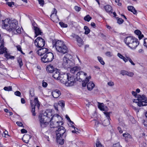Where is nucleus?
I'll list each match as a JSON object with an SVG mask.
<instances>
[{
	"label": "nucleus",
	"mask_w": 147,
	"mask_h": 147,
	"mask_svg": "<svg viewBox=\"0 0 147 147\" xmlns=\"http://www.w3.org/2000/svg\"><path fill=\"white\" fill-rule=\"evenodd\" d=\"M52 113L51 109H48L43 113L39 115V119L41 127H45L49 122H51L50 125L51 128L56 127L62 125V119L58 114L54 115L51 118L53 115Z\"/></svg>",
	"instance_id": "f257e3e1"
},
{
	"label": "nucleus",
	"mask_w": 147,
	"mask_h": 147,
	"mask_svg": "<svg viewBox=\"0 0 147 147\" xmlns=\"http://www.w3.org/2000/svg\"><path fill=\"white\" fill-rule=\"evenodd\" d=\"M2 21V27L3 28L12 32L13 34L21 33V28L18 26V22L16 20L12 18H7Z\"/></svg>",
	"instance_id": "f03ea898"
},
{
	"label": "nucleus",
	"mask_w": 147,
	"mask_h": 147,
	"mask_svg": "<svg viewBox=\"0 0 147 147\" xmlns=\"http://www.w3.org/2000/svg\"><path fill=\"white\" fill-rule=\"evenodd\" d=\"M53 44V46L55 47L57 51L62 54H64L68 51L67 48L62 40H54Z\"/></svg>",
	"instance_id": "7ed1b4c3"
},
{
	"label": "nucleus",
	"mask_w": 147,
	"mask_h": 147,
	"mask_svg": "<svg viewBox=\"0 0 147 147\" xmlns=\"http://www.w3.org/2000/svg\"><path fill=\"white\" fill-rule=\"evenodd\" d=\"M65 132L66 130L63 126L60 127L56 131L57 141L60 145L64 144V139L66 136Z\"/></svg>",
	"instance_id": "20e7f679"
},
{
	"label": "nucleus",
	"mask_w": 147,
	"mask_h": 147,
	"mask_svg": "<svg viewBox=\"0 0 147 147\" xmlns=\"http://www.w3.org/2000/svg\"><path fill=\"white\" fill-rule=\"evenodd\" d=\"M124 42L131 49H135L138 45L139 42L137 39L131 36H128L125 38Z\"/></svg>",
	"instance_id": "39448f33"
},
{
	"label": "nucleus",
	"mask_w": 147,
	"mask_h": 147,
	"mask_svg": "<svg viewBox=\"0 0 147 147\" xmlns=\"http://www.w3.org/2000/svg\"><path fill=\"white\" fill-rule=\"evenodd\" d=\"M62 66L65 68H71L75 65L72 60V56L69 54H66L63 58Z\"/></svg>",
	"instance_id": "423d86ee"
},
{
	"label": "nucleus",
	"mask_w": 147,
	"mask_h": 147,
	"mask_svg": "<svg viewBox=\"0 0 147 147\" xmlns=\"http://www.w3.org/2000/svg\"><path fill=\"white\" fill-rule=\"evenodd\" d=\"M137 99H133L134 102L137 103L138 106L141 107L147 105V97L145 95H138L137 97Z\"/></svg>",
	"instance_id": "0eeeda50"
},
{
	"label": "nucleus",
	"mask_w": 147,
	"mask_h": 147,
	"mask_svg": "<svg viewBox=\"0 0 147 147\" xmlns=\"http://www.w3.org/2000/svg\"><path fill=\"white\" fill-rule=\"evenodd\" d=\"M1 54H4V55L7 59H13L15 58L14 57L11 56L8 53L7 49L4 46V41L3 40L1 39Z\"/></svg>",
	"instance_id": "6e6552de"
},
{
	"label": "nucleus",
	"mask_w": 147,
	"mask_h": 147,
	"mask_svg": "<svg viewBox=\"0 0 147 147\" xmlns=\"http://www.w3.org/2000/svg\"><path fill=\"white\" fill-rule=\"evenodd\" d=\"M54 59V55L52 53L49 52L46 53L41 58V60L44 63H48Z\"/></svg>",
	"instance_id": "1a4fd4ad"
},
{
	"label": "nucleus",
	"mask_w": 147,
	"mask_h": 147,
	"mask_svg": "<svg viewBox=\"0 0 147 147\" xmlns=\"http://www.w3.org/2000/svg\"><path fill=\"white\" fill-rule=\"evenodd\" d=\"M30 103L32 108L31 112L32 113V115L35 116L36 115L35 113V107H36V108L38 109L40 106V102L38 100V98H34L33 102H32V101H30Z\"/></svg>",
	"instance_id": "9d476101"
},
{
	"label": "nucleus",
	"mask_w": 147,
	"mask_h": 147,
	"mask_svg": "<svg viewBox=\"0 0 147 147\" xmlns=\"http://www.w3.org/2000/svg\"><path fill=\"white\" fill-rule=\"evenodd\" d=\"M34 43L37 48H42L44 46L45 44V42L44 40L42 38L38 37L35 40Z\"/></svg>",
	"instance_id": "9b49d317"
},
{
	"label": "nucleus",
	"mask_w": 147,
	"mask_h": 147,
	"mask_svg": "<svg viewBox=\"0 0 147 147\" xmlns=\"http://www.w3.org/2000/svg\"><path fill=\"white\" fill-rule=\"evenodd\" d=\"M76 82V80L74 77L69 74L65 85L67 86H71L74 85Z\"/></svg>",
	"instance_id": "f8f14e48"
},
{
	"label": "nucleus",
	"mask_w": 147,
	"mask_h": 147,
	"mask_svg": "<svg viewBox=\"0 0 147 147\" xmlns=\"http://www.w3.org/2000/svg\"><path fill=\"white\" fill-rule=\"evenodd\" d=\"M48 51V49L45 48H37L35 49L36 53L39 56H42L44 55L47 53Z\"/></svg>",
	"instance_id": "ddd939ff"
},
{
	"label": "nucleus",
	"mask_w": 147,
	"mask_h": 147,
	"mask_svg": "<svg viewBox=\"0 0 147 147\" xmlns=\"http://www.w3.org/2000/svg\"><path fill=\"white\" fill-rule=\"evenodd\" d=\"M71 36L73 38H75L76 40L77 45L79 47H81L83 45L84 42L82 39L78 35L74 33H72Z\"/></svg>",
	"instance_id": "4468645a"
},
{
	"label": "nucleus",
	"mask_w": 147,
	"mask_h": 147,
	"mask_svg": "<svg viewBox=\"0 0 147 147\" xmlns=\"http://www.w3.org/2000/svg\"><path fill=\"white\" fill-rule=\"evenodd\" d=\"M111 112H104L105 116L107 118V119H105L103 122V124L104 126H107L110 124L109 119H110V115Z\"/></svg>",
	"instance_id": "2eb2a0df"
},
{
	"label": "nucleus",
	"mask_w": 147,
	"mask_h": 147,
	"mask_svg": "<svg viewBox=\"0 0 147 147\" xmlns=\"http://www.w3.org/2000/svg\"><path fill=\"white\" fill-rule=\"evenodd\" d=\"M69 74L66 73L60 74L58 80H60V82L63 84H65L66 82L67 77H68Z\"/></svg>",
	"instance_id": "dca6fc26"
},
{
	"label": "nucleus",
	"mask_w": 147,
	"mask_h": 147,
	"mask_svg": "<svg viewBox=\"0 0 147 147\" xmlns=\"http://www.w3.org/2000/svg\"><path fill=\"white\" fill-rule=\"evenodd\" d=\"M76 75L77 76L76 78L78 80L82 79L83 78H84L87 75V74L81 71L78 72Z\"/></svg>",
	"instance_id": "f3484780"
},
{
	"label": "nucleus",
	"mask_w": 147,
	"mask_h": 147,
	"mask_svg": "<svg viewBox=\"0 0 147 147\" xmlns=\"http://www.w3.org/2000/svg\"><path fill=\"white\" fill-rule=\"evenodd\" d=\"M52 95L54 98H58L61 95V93L60 90L56 89L52 91L51 93Z\"/></svg>",
	"instance_id": "a211bd4d"
},
{
	"label": "nucleus",
	"mask_w": 147,
	"mask_h": 147,
	"mask_svg": "<svg viewBox=\"0 0 147 147\" xmlns=\"http://www.w3.org/2000/svg\"><path fill=\"white\" fill-rule=\"evenodd\" d=\"M33 28L34 31L35 33V37H36L37 36L39 35H41L42 32L40 29L37 27L35 26V24H33Z\"/></svg>",
	"instance_id": "6ab92c4d"
},
{
	"label": "nucleus",
	"mask_w": 147,
	"mask_h": 147,
	"mask_svg": "<svg viewBox=\"0 0 147 147\" xmlns=\"http://www.w3.org/2000/svg\"><path fill=\"white\" fill-rule=\"evenodd\" d=\"M106 11L110 14L113 13V9L112 7L110 5H107L105 6L104 7Z\"/></svg>",
	"instance_id": "aec40b11"
},
{
	"label": "nucleus",
	"mask_w": 147,
	"mask_h": 147,
	"mask_svg": "<svg viewBox=\"0 0 147 147\" xmlns=\"http://www.w3.org/2000/svg\"><path fill=\"white\" fill-rule=\"evenodd\" d=\"M59 73L58 69H55L53 72L52 76L55 79L58 80L60 76Z\"/></svg>",
	"instance_id": "412c9836"
},
{
	"label": "nucleus",
	"mask_w": 147,
	"mask_h": 147,
	"mask_svg": "<svg viewBox=\"0 0 147 147\" xmlns=\"http://www.w3.org/2000/svg\"><path fill=\"white\" fill-rule=\"evenodd\" d=\"M31 138V136L30 135L28 134H25L24 135L22 138V140L25 142L28 143Z\"/></svg>",
	"instance_id": "4be33fe9"
},
{
	"label": "nucleus",
	"mask_w": 147,
	"mask_h": 147,
	"mask_svg": "<svg viewBox=\"0 0 147 147\" xmlns=\"http://www.w3.org/2000/svg\"><path fill=\"white\" fill-rule=\"evenodd\" d=\"M55 69H57L54 68L53 66L51 65L47 67L46 69L47 71L50 73H53L54 71L55 70Z\"/></svg>",
	"instance_id": "5701e85b"
},
{
	"label": "nucleus",
	"mask_w": 147,
	"mask_h": 147,
	"mask_svg": "<svg viewBox=\"0 0 147 147\" xmlns=\"http://www.w3.org/2000/svg\"><path fill=\"white\" fill-rule=\"evenodd\" d=\"M94 86V84L91 82H89L87 85V89L90 91L92 90Z\"/></svg>",
	"instance_id": "b1692460"
},
{
	"label": "nucleus",
	"mask_w": 147,
	"mask_h": 147,
	"mask_svg": "<svg viewBox=\"0 0 147 147\" xmlns=\"http://www.w3.org/2000/svg\"><path fill=\"white\" fill-rule=\"evenodd\" d=\"M123 136L125 138V140L126 142H128L127 138L132 139V136L130 134L127 132L124 134H123Z\"/></svg>",
	"instance_id": "393cba45"
},
{
	"label": "nucleus",
	"mask_w": 147,
	"mask_h": 147,
	"mask_svg": "<svg viewBox=\"0 0 147 147\" xmlns=\"http://www.w3.org/2000/svg\"><path fill=\"white\" fill-rule=\"evenodd\" d=\"M70 68L71 69L70 71L73 74H74L76 72L78 71L80 69V67L78 66L73 67L72 68L71 67Z\"/></svg>",
	"instance_id": "a878e982"
},
{
	"label": "nucleus",
	"mask_w": 147,
	"mask_h": 147,
	"mask_svg": "<svg viewBox=\"0 0 147 147\" xmlns=\"http://www.w3.org/2000/svg\"><path fill=\"white\" fill-rule=\"evenodd\" d=\"M98 107L100 110L103 111L107 110V107L103 105V104L102 103H99Z\"/></svg>",
	"instance_id": "bb28decb"
},
{
	"label": "nucleus",
	"mask_w": 147,
	"mask_h": 147,
	"mask_svg": "<svg viewBox=\"0 0 147 147\" xmlns=\"http://www.w3.org/2000/svg\"><path fill=\"white\" fill-rule=\"evenodd\" d=\"M138 36L140 39H141L144 37V35L141 34V31L138 30H136L134 32Z\"/></svg>",
	"instance_id": "cd10ccee"
},
{
	"label": "nucleus",
	"mask_w": 147,
	"mask_h": 147,
	"mask_svg": "<svg viewBox=\"0 0 147 147\" xmlns=\"http://www.w3.org/2000/svg\"><path fill=\"white\" fill-rule=\"evenodd\" d=\"M117 56L120 59H122L125 63H126V62H127V58H126V56H125V57L123 56V55H122L120 53H118Z\"/></svg>",
	"instance_id": "c85d7f7f"
},
{
	"label": "nucleus",
	"mask_w": 147,
	"mask_h": 147,
	"mask_svg": "<svg viewBox=\"0 0 147 147\" xmlns=\"http://www.w3.org/2000/svg\"><path fill=\"white\" fill-rule=\"evenodd\" d=\"M128 9L129 11L132 12L134 14H136L137 13V11L132 6H130L128 7Z\"/></svg>",
	"instance_id": "c756f323"
},
{
	"label": "nucleus",
	"mask_w": 147,
	"mask_h": 147,
	"mask_svg": "<svg viewBox=\"0 0 147 147\" xmlns=\"http://www.w3.org/2000/svg\"><path fill=\"white\" fill-rule=\"evenodd\" d=\"M53 22L58 21L59 20L58 18L57 15V14L54 15L53 14H51L50 16Z\"/></svg>",
	"instance_id": "7c9ffc66"
},
{
	"label": "nucleus",
	"mask_w": 147,
	"mask_h": 147,
	"mask_svg": "<svg viewBox=\"0 0 147 147\" xmlns=\"http://www.w3.org/2000/svg\"><path fill=\"white\" fill-rule=\"evenodd\" d=\"M91 77L89 76L86 78L85 82L82 83V86L83 87H85L86 85V83L89 81V80L90 78Z\"/></svg>",
	"instance_id": "2f4dec72"
},
{
	"label": "nucleus",
	"mask_w": 147,
	"mask_h": 147,
	"mask_svg": "<svg viewBox=\"0 0 147 147\" xmlns=\"http://www.w3.org/2000/svg\"><path fill=\"white\" fill-rule=\"evenodd\" d=\"M96 145V147H104V146H103L101 143L100 142L98 139L97 140Z\"/></svg>",
	"instance_id": "473e14b6"
},
{
	"label": "nucleus",
	"mask_w": 147,
	"mask_h": 147,
	"mask_svg": "<svg viewBox=\"0 0 147 147\" xmlns=\"http://www.w3.org/2000/svg\"><path fill=\"white\" fill-rule=\"evenodd\" d=\"M84 29L85 30L84 34H88L90 32V30L88 27L86 26H85L84 27Z\"/></svg>",
	"instance_id": "72a5a7b5"
},
{
	"label": "nucleus",
	"mask_w": 147,
	"mask_h": 147,
	"mask_svg": "<svg viewBox=\"0 0 147 147\" xmlns=\"http://www.w3.org/2000/svg\"><path fill=\"white\" fill-rule=\"evenodd\" d=\"M57 104L62 108H63L65 106V102L63 100L59 101L58 102Z\"/></svg>",
	"instance_id": "f704fd0d"
},
{
	"label": "nucleus",
	"mask_w": 147,
	"mask_h": 147,
	"mask_svg": "<svg viewBox=\"0 0 147 147\" xmlns=\"http://www.w3.org/2000/svg\"><path fill=\"white\" fill-rule=\"evenodd\" d=\"M97 58L98 61L101 64L103 65L105 64V63L104 61L103 60V59L102 57L99 56H98L97 57Z\"/></svg>",
	"instance_id": "c9c22d12"
},
{
	"label": "nucleus",
	"mask_w": 147,
	"mask_h": 147,
	"mask_svg": "<svg viewBox=\"0 0 147 147\" xmlns=\"http://www.w3.org/2000/svg\"><path fill=\"white\" fill-rule=\"evenodd\" d=\"M3 89L6 91H11L12 90V88L11 86H9L8 87H5Z\"/></svg>",
	"instance_id": "e433bc0d"
},
{
	"label": "nucleus",
	"mask_w": 147,
	"mask_h": 147,
	"mask_svg": "<svg viewBox=\"0 0 147 147\" xmlns=\"http://www.w3.org/2000/svg\"><path fill=\"white\" fill-rule=\"evenodd\" d=\"M126 58H127V61H129L130 62V63L131 64V65H135V64L132 61L129 57L127 55H126Z\"/></svg>",
	"instance_id": "4c0bfd02"
},
{
	"label": "nucleus",
	"mask_w": 147,
	"mask_h": 147,
	"mask_svg": "<svg viewBox=\"0 0 147 147\" xmlns=\"http://www.w3.org/2000/svg\"><path fill=\"white\" fill-rule=\"evenodd\" d=\"M91 18V17L89 15H87L84 17V19L85 21L89 22Z\"/></svg>",
	"instance_id": "58836bf2"
},
{
	"label": "nucleus",
	"mask_w": 147,
	"mask_h": 147,
	"mask_svg": "<svg viewBox=\"0 0 147 147\" xmlns=\"http://www.w3.org/2000/svg\"><path fill=\"white\" fill-rule=\"evenodd\" d=\"M6 4L7 5L10 7H13L14 5V3L13 2H7Z\"/></svg>",
	"instance_id": "ea45409f"
},
{
	"label": "nucleus",
	"mask_w": 147,
	"mask_h": 147,
	"mask_svg": "<svg viewBox=\"0 0 147 147\" xmlns=\"http://www.w3.org/2000/svg\"><path fill=\"white\" fill-rule=\"evenodd\" d=\"M127 71L124 70H122L120 71V74L122 76L127 75Z\"/></svg>",
	"instance_id": "a19ab883"
},
{
	"label": "nucleus",
	"mask_w": 147,
	"mask_h": 147,
	"mask_svg": "<svg viewBox=\"0 0 147 147\" xmlns=\"http://www.w3.org/2000/svg\"><path fill=\"white\" fill-rule=\"evenodd\" d=\"M60 26L62 27L66 28L67 27V25L65 24L62 22H60L59 23Z\"/></svg>",
	"instance_id": "79ce46f5"
},
{
	"label": "nucleus",
	"mask_w": 147,
	"mask_h": 147,
	"mask_svg": "<svg viewBox=\"0 0 147 147\" xmlns=\"http://www.w3.org/2000/svg\"><path fill=\"white\" fill-rule=\"evenodd\" d=\"M16 47L17 48V50L19 51H20L21 53L23 54V52L22 50V49L21 48V47L20 45H18L17 46H16Z\"/></svg>",
	"instance_id": "37998d69"
},
{
	"label": "nucleus",
	"mask_w": 147,
	"mask_h": 147,
	"mask_svg": "<svg viewBox=\"0 0 147 147\" xmlns=\"http://www.w3.org/2000/svg\"><path fill=\"white\" fill-rule=\"evenodd\" d=\"M18 61L19 63L20 67L21 68L22 66L23 65V63L22 62V60L21 59H20L18 60Z\"/></svg>",
	"instance_id": "c03bdc74"
},
{
	"label": "nucleus",
	"mask_w": 147,
	"mask_h": 147,
	"mask_svg": "<svg viewBox=\"0 0 147 147\" xmlns=\"http://www.w3.org/2000/svg\"><path fill=\"white\" fill-rule=\"evenodd\" d=\"M39 4L41 6H43L44 3V0H38Z\"/></svg>",
	"instance_id": "a18cd8bd"
},
{
	"label": "nucleus",
	"mask_w": 147,
	"mask_h": 147,
	"mask_svg": "<svg viewBox=\"0 0 147 147\" xmlns=\"http://www.w3.org/2000/svg\"><path fill=\"white\" fill-rule=\"evenodd\" d=\"M142 123L146 127H147V119H143L142 120Z\"/></svg>",
	"instance_id": "49530a36"
},
{
	"label": "nucleus",
	"mask_w": 147,
	"mask_h": 147,
	"mask_svg": "<svg viewBox=\"0 0 147 147\" xmlns=\"http://www.w3.org/2000/svg\"><path fill=\"white\" fill-rule=\"evenodd\" d=\"M14 94L18 96H20L21 95V92L19 91H17L14 92Z\"/></svg>",
	"instance_id": "de8ad7c7"
},
{
	"label": "nucleus",
	"mask_w": 147,
	"mask_h": 147,
	"mask_svg": "<svg viewBox=\"0 0 147 147\" xmlns=\"http://www.w3.org/2000/svg\"><path fill=\"white\" fill-rule=\"evenodd\" d=\"M123 22V20L121 18H119L117 20V22L119 24H122Z\"/></svg>",
	"instance_id": "09e8293b"
},
{
	"label": "nucleus",
	"mask_w": 147,
	"mask_h": 147,
	"mask_svg": "<svg viewBox=\"0 0 147 147\" xmlns=\"http://www.w3.org/2000/svg\"><path fill=\"white\" fill-rule=\"evenodd\" d=\"M16 124L20 127H24L23 125L21 122L20 121H17L16 122Z\"/></svg>",
	"instance_id": "8fccbe9b"
},
{
	"label": "nucleus",
	"mask_w": 147,
	"mask_h": 147,
	"mask_svg": "<svg viewBox=\"0 0 147 147\" xmlns=\"http://www.w3.org/2000/svg\"><path fill=\"white\" fill-rule=\"evenodd\" d=\"M134 75V74L133 72H129L127 71V76H128L130 77H132Z\"/></svg>",
	"instance_id": "3c124183"
},
{
	"label": "nucleus",
	"mask_w": 147,
	"mask_h": 147,
	"mask_svg": "<svg viewBox=\"0 0 147 147\" xmlns=\"http://www.w3.org/2000/svg\"><path fill=\"white\" fill-rule=\"evenodd\" d=\"M112 147H122L120 145L119 143H118L113 145Z\"/></svg>",
	"instance_id": "603ef678"
},
{
	"label": "nucleus",
	"mask_w": 147,
	"mask_h": 147,
	"mask_svg": "<svg viewBox=\"0 0 147 147\" xmlns=\"http://www.w3.org/2000/svg\"><path fill=\"white\" fill-rule=\"evenodd\" d=\"M75 10L77 11H80L81 8L78 6H75L74 7Z\"/></svg>",
	"instance_id": "864d4df0"
},
{
	"label": "nucleus",
	"mask_w": 147,
	"mask_h": 147,
	"mask_svg": "<svg viewBox=\"0 0 147 147\" xmlns=\"http://www.w3.org/2000/svg\"><path fill=\"white\" fill-rule=\"evenodd\" d=\"M47 82H45L44 81L42 82V86L43 87L46 88L47 87Z\"/></svg>",
	"instance_id": "5fc2aeb1"
},
{
	"label": "nucleus",
	"mask_w": 147,
	"mask_h": 147,
	"mask_svg": "<svg viewBox=\"0 0 147 147\" xmlns=\"http://www.w3.org/2000/svg\"><path fill=\"white\" fill-rule=\"evenodd\" d=\"M55 109L57 111L58 110V105L57 103H55L54 105Z\"/></svg>",
	"instance_id": "6e6d98bb"
},
{
	"label": "nucleus",
	"mask_w": 147,
	"mask_h": 147,
	"mask_svg": "<svg viewBox=\"0 0 147 147\" xmlns=\"http://www.w3.org/2000/svg\"><path fill=\"white\" fill-rule=\"evenodd\" d=\"M144 46L147 48V38L145 39L144 41Z\"/></svg>",
	"instance_id": "4d7b16f0"
},
{
	"label": "nucleus",
	"mask_w": 147,
	"mask_h": 147,
	"mask_svg": "<svg viewBox=\"0 0 147 147\" xmlns=\"http://www.w3.org/2000/svg\"><path fill=\"white\" fill-rule=\"evenodd\" d=\"M107 56L109 57H111L112 56L111 53L110 52H107L106 53Z\"/></svg>",
	"instance_id": "13d9d810"
},
{
	"label": "nucleus",
	"mask_w": 147,
	"mask_h": 147,
	"mask_svg": "<svg viewBox=\"0 0 147 147\" xmlns=\"http://www.w3.org/2000/svg\"><path fill=\"white\" fill-rule=\"evenodd\" d=\"M65 117L71 123H74L73 121H71L69 117L67 115H66L65 116Z\"/></svg>",
	"instance_id": "bf43d9fd"
},
{
	"label": "nucleus",
	"mask_w": 147,
	"mask_h": 147,
	"mask_svg": "<svg viewBox=\"0 0 147 147\" xmlns=\"http://www.w3.org/2000/svg\"><path fill=\"white\" fill-rule=\"evenodd\" d=\"M21 132L22 133L24 134L25 133H26L27 132V131L25 129H22L21 130Z\"/></svg>",
	"instance_id": "052dcab7"
},
{
	"label": "nucleus",
	"mask_w": 147,
	"mask_h": 147,
	"mask_svg": "<svg viewBox=\"0 0 147 147\" xmlns=\"http://www.w3.org/2000/svg\"><path fill=\"white\" fill-rule=\"evenodd\" d=\"M132 94L135 97L137 96V93L136 92L132 91L131 92Z\"/></svg>",
	"instance_id": "680f3d73"
},
{
	"label": "nucleus",
	"mask_w": 147,
	"mask_h": 147,
	"mask_svg": "<svg viewBox=\"0 0 147 147\" xmlns=\"http://www.w3.org/2000/svg\"><path fill=\"white\" fill-rule=\"evenodd\" d=\"M108 84L110 86H113L114 85V83L113 82H110L108 83Z\"/></svg>",
	"instance_id": "e2e57ef3"
},
{
	"label": "nucleus",
	"mask_w": 147,
	"mask_h": 147,
	"mask_svg": "<svg viewBox=\"0 0 147 147\" xmlns=\"http://www.w3.org/2000/svg\"><path fill=\"white\" fill-rule=\"evenodd\" d=\"M3 133L5 135V136H8V132L6 130L5 131H3Z\"/></svg>",
	"instance_id": "0e129e2a"
},
{
	"label": "nucleus",
	"mask_w": 147,
	"mask_h": 147,
	"mask_svg": "<svg viewBox=\"0 0 147 147\" xmlns=\"http://www.w3.org/2000/svg\"><path fill=\"white\" fill-rule=\"evenodd\" d=\"M71 125V127L73 128H74V130H72V133H76V128L74 127V125Z\"/></svg>",
	"instance_id": "69168bd1"
},
{
	"label": "nucleus",
	"mask_w": 147,
	"mask_h": 147,
	"mask_svg": "<svg viewBox=\"0 0 147 147\" xmlns=\"http://www.w3.org/2000/svg\"><path fill=\"white\" fill-rule=\"evenodd\" d=\"M118 130L119 131V132L121 134L123 132V131L121 130V128L120 127H118L117 128Z\"/></svg>",
	"instance_id": "338daca9"
},
{
	"label": "nucleus",
	"mask_w": 147,
	"mask_h": 147,
	"mask_svg": "<svg viewBox=\"0 0 147 147\" xmlns=\"http://www.w3.org/2000/svg\"><path fill=\"white\" fill-rule=\"evenodd\" d=\"M21 102L22 104H24L25 103V101L24 99L23 98H21Z\"/></svg>",
	"instance_id": "774afa93"
}]
</instances>
